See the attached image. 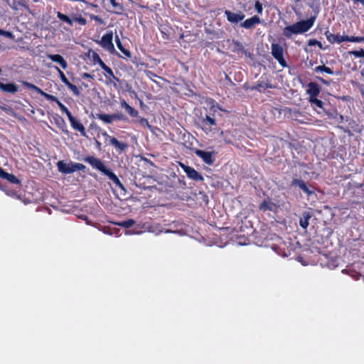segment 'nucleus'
I'll return each mask as SVG.
<instances>
[{"mask_svg": "<svg viewBox=\"0 0 364 364\" xmlns=\"http://www.w3.org/2000/svg\"><path fill=\"white\" fill-rule=\"evenodd\" d=\"M243 23H259V18L254 16L252 18L245 20Z\"/></svg>", "mask_w": 364, "mask_h": 364, "instance_id": "nucleus-42", "label": "nucleus"}, {"mask_svg": "<svg viewBox=\"0 0 364 364\" xmlns=\"http://www.w3.org/2000/svg\"><path fill=\"white\" fill-rule=\"evenodd\" d=\"M198 124L208 134L213 130V127L216 125V121L213 117L206 114L205 117L200 116L198 118Z\"/></svg>", "mask_w": 364, "mask_h": 364, "instance_id": "nucleus-7", "label": "nucleus"}, {"mask_svg": "<svg viewBox=\"0 0 364 364\" xmlns=\"http://www.w3.org/2000/svg\"><path fill=\"white\" fill-rule=\"evenodd\" d=\"M291 186H298L301 188L308 196L314 193L313 191H311L306 183L301 179L294 178L291 181Z\"/></svg>", "mask_w": 364, "mask_h": 364, "instance_id": "nucleus-18", "label": "nucleus"}, {"mask_svg": "<svg viewBox=\"0 0 364 364\" xmlns=\"http://www.w3.org/2000/svg\"><path fill=\"white\" fill-rule=\"evenodd\" d=\"M309 100L313 107H318L323 109V102L321 100H318L317 97H313L309 99Z\"/></svg>", "mask_w": 364, "mask_h": 364, "instance_id": "nucleus-29", "label": "nucleus"}, {"mask_svg": "<svg viewBox=\"0 0 364 364\" xmlns=\"http://www.w3.org/2000/svg\"><path fill=\"white\" fill-rule=\"evenodd\" d=\"M68 118L72 128L76 131H78L82 136H86V132L83 124L80 123L75 117H73V114L69 116Z\"/></svg>", "mask_w": 364, "mask_h": 364, "instance_id": "nucleus-15", "label": "nucleus"}, {"mask_svg": "<svg viewBox=\"0 0 364 364\" xmlns=\"http://www.w3.org/2000/svg\"><path fill=\"white\" fill-rule=\"evenodd\" d=\"M23 85L28 89L35 91L38 94H41L46 100H48L49 101L55 102L57 103L58 101L59 100L55 96L49 95V94L43 92L41 88H39L38 87H37L36 85H35L31 82H23Z\"/></svg>", "mask_w": 364, "mask_h": 364, "instance_id": "nucleus-12", "label": "nucleus"}, {"mask_svg": "<svg viewBox=\"0 0 364 364\" xmlns=\"http://www.w3.org/2000/svg\"><path fill=\"white\" fill-rule=\"evenodd\" d=\"M271 53L282 68L288 66L287 61L284 58V48L278 43H272L271 46Z\"/></svg>", "mask_w": 364, "mask_h": 364, "instance_id": "nucleus-6", "label": "nucleus"}, {"mask_svg": "<svg viewBox=\"0 0 364 364\" xmlns=\"http://www.w3.org/2000/svg\"><path fill=\"white\" fill-rule=\"evenodd\" d=\"M1 73V69L0 68V73Z\"/></svg>", "mask_w": 364, "mask_h": 364, "instance_id": "nucleus-57", "label": "nucleus"}, {"mask_svg": "<svg viewBox=\"0 0 364 364\" xmlns=\"http://www.w3.org/2000/svg\"><path fill=\"white\" fill-rule=\"evenodd\" d=\"M126 112L132 117H137L139 115V112L134 109V107H129L126 109Z\"/></svg>", "mask_w": 364, "mask_h": 364, "instance_id": "nucleus-37", "label": "nucleus"}, {"mask_svg": "<svg viewBox=\"0 0 364 364\" xmlns=\"http://www.w3.org/2000/svg\"><path fill=\"white\" fill-rule=\"evenodd\" d=\"M111 4L114 7H116L117 4L116 3L115 0H110Z\"/></svg>", "mask_w": 364, "mask_h": 364, "instance_id": "nucleus-53", "label": "nucleus"}, {"mask_svg": "<svg viewBox=\"0 0 364 364\" xmlns=\"http://www.w3.org/2000/svg\"><path fill=\"white\" fill-rule=\"evenodd\" d=\"M310 218H311V215L309 213L305 212L303 213V215L300 218V220H299V225L302 228H304V229L307 228V227L309 225V220Z\"/></svg>", "mask_w": 364, "mask_h": 364, "instance_id": "nucleus-25", "label": "nucleus"}, {"mask_svg": "<svg viewBox=\"0 0 364 364\" xmlns=\"http://www.w3.org/2000/svg\"><path fill=\"white\" fill-rule=\"evenodd\" d=\"M113 115V120H121V121H127V117L121 112L114 113Z\"/></svg>", "mask_w": 364, "mask_h": 364, "instance_id": "nucleus-36", "label": "nucleus"}, {"mask_svg": "<svg viewBox=\"0 0 364 364\" xmlns=\"http://www.w3.org/2000/svg\"><path fill=\"white\" fill-rule=\"evenodd\" d=\"M58 73L61 81L66 85L70 81L68 80L64 73L57 66L55 67Z\"/></svg>", "mask_w": 364, "mask_h": 364, "instance_id": "nucleus-32", "label": "nucleus"}, {"mask_svg": "<svg viewBox=\"0 0 364 364\" xmlns=\"http://www.w3.org/2000/svg\"><path fill=\"white\" fill-rule=\"evenodd\" d=\"M279 205L274 203L272 199L267 196L258 206L260 211L264 213L267 211L276 212Z\"/></svg>", "mask_w": 364, "mask_h": 364, "instance_id": "nucleus-13", "label": "nucleus"}, {"mask_svg": "<svg viewBox=\"0 0 364 364\" xmlns=\"http://www.w3.org/2000/svg\"><path fill=\"white\" fill-rule=\"evenodd\" d=\"M57 104L62 112L65 113L68 117L72 114L69 109L60 101L58 100Z\"/></svg>", "mask_w": 364, "mask_h": 364, "instance_id": "nucleus-34", "label": "nucleus"}, {"mask_svg": "<svg viewBox=\"0 0 364 364\" xmlns=\"http://www.w3.org/2000/svg\"><path fill=\"white\" fill-rule=\"evenodd\" d=\"M6 171L0 166V178H2L3 176V174L2 173H4Z\"/></svg>", "mask_w": 364, "mask_h": 364, "instance_id": "nucleus-52", "label": "nucleus"}, {"mask_svg": "<svg viewBox=\"0 0 364 364\" xmlns=\"http://www.w3.org/2000/svg\"><path fill=\"white\" fill-rule=\"evenodd\" d=\"M77 21H78V23H83L86 22V20L85 18H77Z\"/></svg>", "mask_w": 364, "mask_h": 364, "instance_id": "nucleus-51", "label": "nucleus"}, {"mask_svg": "<svg viewBox=\"0 0 364 364\" xmlns=\"http://www.w3.org/2000/svg\"><path fill=\"white\" fill-rule=\"evenodd\" d=\"M48 58L52 61L58 63L63 69L65 70L68 67L66 60L59 54H50L48 55Z\"/></svg>", "mask_w": 364, "mask_h": 364, "instance_id": "nucleus-20", "label": "nucleus"}, {"mask_svg": "<svg viewBox=\"0 0 364 364\" xmlns=\"http://www.w3.org/2000/svg\"><path fill=\"white\" fill-rule=\"evenodd\" d=\"M113 33L112 31H107L105 35L102 36L101 41L99 43L102 47L110 50H114V44L112 43Z\"/></svg>", "mask_w": 364, "mask_h": 364, "instance_id": "nucleus-14", "label": "nucleus"}, {"mask_svg": "<svg viewBox=\"0 0 364 364\" xmlns=\"http://www.w3.org/2000/svg\"><path fill=\"white\" fill-rule=\"evenodd\" d=\"M268 88H272V85L270 83L265 82L264 81L257 82L256 85L252 87L253 90H256L260 92H264Z\"/></svg>", "mask_w": 364, "mask_h": 364, "instance_id": "nucleus-23", "label": "nucleus"}, {"mask_svg": "<svg viewBox=\"0 0 364 364\" xmlns=\"http://www.w3.org/2000/svg\"><path fill=\"white\" fill-rule=\"evenodd\" d=\"M102 70L105 71V84L107 85H112L115 89H118V83L121 82L119 78L114 75L112 70L109 66L106 65Z\"/></svg>", "mask_w": 364, "mask_h": 364, "instance_id": "nucleus-8", "label": "nucleus"}, {"mask_svg": "<svg viewBox=\"0 0 364 364\" xmlns=\"http://www.w3.org/2000/svg\"><path fill=\"white\" fill-rule=\"evenodd\" d=\"M181 167L190 179H192L194 181H203L204 178L202 174L193 167L186 166L183 164H181Z\"/></svg>", "mask_w": 364, "mask_h": 364, "instance_id": "nucleus-11", "label": "nucleus"}, {"mask_svg": "<svg viewBox=\"0 0 364 364\" xmlns=\"http://www.w3.org/2000/svg\"><path fill=\"white\" fill-rule=\"evenodd\" d=\"M326 37L327 40L331 43H341L343 41H349V42H364V36H341L339 34H333L329 31H326L325 33Z\"/></svg>", "mask_w": 364, "mask_h": 364, "instance_id": "nucleus-3", "label": "nucleus"}, {"mask_svg": "<svg viewBox=\"0 0 364 364\" xmlns=\"http://www.w3.org/2000/svg\"><path fill=\"white\" fill-rule=\"evenodd\" d=\"M58 171L63 174L73 173L77 171H84L86 168L85 165L80 163L70 161L69 163L64 161H59L57 163Z\"/></svg>", "mask_w": 364, "mask_h": 364, "instance_id": "nucleus-4", "label": "nucleus"}, {"mask_svg": "<svg viewBox=\"0 0 364 364\" xmlns=\"http://www.w3.org/2000/svg\"><path fill=\"white\" fill-rule=\"evenodd\" d=\"M120 107L126 110L129 107V105L126 102L124 99H121Z\"/></svg>", "mask_w": 364, "mask_h": 364, "instance_id": "nucleus-44", "label": "nucleus"}, {"mask_svg": "<svg viewBox=\"0 0 364 364\" xmlns=\"http://www.w3.org/2000/svg\"><path fill=\"white\" fill-rule=\"evenodd\" d=\"M97 118L102 120V122H104L106 124H112L114 122L112 114H105V113L97 114Z\"/></svg>", "mask_w": 364, "mask_h": 364, "instance_id": "nucleus-24", "label": "nucleus"}, {"mask_svg": "<svg viewBox=\"0 0 364 364\" xmlns=\"http://www.w3.org/2000/svg\"><path fill=\"white\" fill-rule=\"evenodd\" d=\"M316 79L318 81H320L321 82H322L323 84H324V85H330V82H328V80L323 79V77H316Z\"/></svg>", "mask_w": 364, "mask_h": 364, "instance_id": "nucleus-46", "label": "nucleus"}, {"mask_svg": "<svg viewBox=\"0 0 364 364\" xmlns=\"http://www.w3.org/2000/svg\"><path fill=\"white\" fill-rule=\"evenodd\" d=\"M313 24H292L287 26L283 31V34L287 38H290L292 34L304 33L308 31Z\"/></svg>", "mask_w": 364, "mask_h": 364, "instance_id": "nucleus-5", "label": "nucleus"}, {"mask_svg": "<svg viewBox=\"0 0 364 364\" xmlns=\"http://www.w3.org/2000/svg\"><path fill=\"white\" fill-rule=\"evenodd\" d=\"M82 161L88 163L93 168L98 170L104 175L107 176L117 186L123 187L117 175L112 170L107 168L100 159L92 156H87L84 157Z\"/></svg>", "mask_w": 364, "mask_h": 364, "instance_id": "nucleus-1", "label": "nucleus"}, {"mask_svg": "<svg viewBox=\"0 0 364 364\" xmlns=\"http://www.w3.org/2000/svg\"><path fill=\"white\" fill-rule=\"evenodd\" d=\"M159 29L163 35L164 38L167 40H177L182 38L183 34L181 29H179L176 24H159Z\"/></svg>", "mask_w": 364, "mask_h": 364, "instance_id": "nucleus-2", "label": "nucleus"}, {"mask_svg": "<svg viewBox=\"0 0 364 364\" xmlns=\"http://www.w3.org/2000/svg\"><path fill=\"white\" fill-rule=\"evenodd\" d=\"M225 14L227 16L228 20L232 23H237L238 21L243 20L245 18V15L240 11L232 13L226 11Z\"/></svg>", "mask_w": 364, "mask_h": 364, "instance_id": "nucleus-19", "label": "nucleus"}, {"mask_svg": "<svg viewBox=\"0 0 364 364\" xmlns=\"http://www.w3.org/2000/svg\"><path fill=\"white\" fill-rule=\"evenodd\" d=\"M81 77L82 78H87V79H90V80H94V76L90 73H83L82 75H81Z\"/></svg>", "mask_w": 364, "mask_h": 364, "instance_id": "nucleus-45", "label": "nucleus"}, {"mask_svg": "<svg viewBox=\"0 0 364 364\" xmlns=\"http://www.w3.org/2000/svg\"><path fill=\"white\" fill-rule=\"evenodd\" d=\"M102 134L111 145L115 147L119 154L124 152L128 149L129 146L127 143L118 141L115 137L109 135L107 132H102Z\"/></svg>", "mask_w": 364, "mask_h": 364, "instance_id": "nucleus-9", "label": "nucleus"}, {"mask_svg": "<svg viewBox=\"0 0 364 364\" xmlns=\"http://www.w3.org/2000/svg\"><path fill=\"white\" fill-rule=\"evenodd\" d=\"M0 35L4 36H6L7 38H13V35L10 31H4L1 29H0Z\"/></svg>", "mask_w": 364, "mask_h": 364, "instance_id": "nucleus-40", "label": "nucleus"}, {"mask_svg": "<svg viewBox=\"0 0 364 364\" xmlns=\"http://www.w3.org/2000/svg\"><path fill=\"white\" fill-rule=\"evenodd\" d=\"M255 9L257 11V13L260 14L262 11V6L259 3V1H256L255 4Z\"/></svg>", "mask_w": 364, "mask_h": 364, "instance_id": "nucleus-41", "label": "nucleus"}, {"mask_svg": "<svg viewBox=\"0 0 364 364\" xmlns=\"http://www.w3.org/2000/svg\"><path fill=\"white\" fill-rule=\"evenodd\" d=\"M80 218H82V220H87V217L86 215H82L80 217Z\"/></svg>", "mask_w": 364, "mask_h": 364, "instance_id": "nucleus-54", "label": "nucleus"}, {"mask_svg": "<svg viewBox=\"0 0 364 364\" xmlns=\"http://www.w3.org/2000/svg\"><path fill=\"white\" fill-rule=\"evenodd\" d=\"M139 123L143 126L149 125V122L146 118H141L139 119Z\"/></svg>", "mask_w": 364, "mask_h": 364, "instance_id": "nucleus-47", "label": "nucleus"}, {"mask_svg": "<svg viewBox=\"0 0 364 364\" xmlns=\"http://www.w3.org/2000/svg\"><path fill=\"white\" fill-rule=\"evenodd\" d=\"M307 86L308 89L306 90V93L309 95V99L317 97L321 91V87L319 85L314 82H311L308 84Z\"/></svg>", "mask_w": 364, "mask_h": 364, "instance_id": "nucleus-17", "label": "nucleus"}, {"mask_svg": "<svg viewBox=\"0 0 364 364\" xmlns=\"http://www.w3.org/2000/svg\"><path fill=\"white\" fill-rule=\"evenodd\" d=\"M117 47L120 50V51L124 54V55L127 58H129L131 56V53L129 50L125 49L123 46L122 45L121 42L118 41L117 42Z\"/></svg>", "mask_w": 364, "mask_h": 364, "instance_id": "nucleus-35", "label": "nucleus"}, {"mask_svg": "<svg viewBox=\"0 0 364 364\" xmlns=\"http://www.w3.org/2000/svg\"><path fill=\"white\" fill-rule=\"evenodd\" d=\"M120 107L126 110L129 107V105L126 102L124 99H121Z\"/></svg>", "mask_w": 364, "mask_h": 364, "instance_id": "nucleus-43", "label": "nucleus"}, {"mask_svg": "<svg viewBox=\"0 0 364 364\" xmlns=\"http://www.w3.org/2000/svg\"><path fill=\"white\" fill-rule=\"evenodd\" d=\"M94 19H95V21H98V18H97V17H94Z\"/></svg>", "mask_w": 364, "mask_h": 364, "instance_id": "nucleus-55", "label": "nucleus"}, {"mask_svg": "<svg viewBox=\"0 0 364 364\" xmlns=\"http://www.w3.org/2000/svg\"><path fill=\"white\" fill-rule=\"evenodd\" d=\"M294 1H296V2H299L300 0H294Z\"/></svg>", "mask_w": 364, "mask_h": 364, "instance_id": "nucleus-56", "label": "nucleus"}, {"mask_svg": "<svg viewBox=\"0 0 364 364\" xmlns=\"http://www.w3.org/2000/svg\"><path fill=\"white\" fill-rule=\"evenodd\" d=\"M309 46H318L320 48H322V44L320 41L316 40V39H312V40H310L309 41Z\"/></svg>", "mask_w": 364, "mask_h": 364, "instance_id": "nucleus-39", "label": "nucleus"}, {"mask_svg": "<svg viewBox=\"0 0 364 364\" xmlns=\"http://www.w3.org/2000/svg\"><path fill=\"white\" fill-rule=\"evenodd\" d=\"M57 15H58V17L59 18V19L60 21L66 22V23H72L71 20L66 15L63 14H61L60 12H58Z\"/></svg>", "mask_w": 364, "mask_h": 364, "instance_id": "nucleus-38", "label": "nucleus"}, {"mask_svg": "<svg viewBox=\"0 0 364 364\" xmlns=\"http://www.w3.org/2000/svg\"><path fill=\"white\" fill-rule=\"evenodd\" d=\"M66 86L68 87L69 90H70L73 92V93L75 96H79L80 95V90H79L78 87L75 85H73L70 82H69L66 85Z\"/></svg>", "mask_w": 364, "mask_h": 364, "instance_id": "nucleus-31", "label": "nucleus"}, {"mask_svg": "<svg viewBox=\"0 0 364 364\" xmlns=\"http://www.w3.org/2000/svg\"><path fill=\"white\" fill-rule=\"evenodd\" d=\"M2 174H3V176L1 178L6 179L9 183H11L12 184H17V185L21 184V181L14 174L9 173L7 172H5L4 173H2Z\"/></svg>", "mask_w": 364, "mask_h": 364, "instance_id": "nucleus-22", "label": "nucleus"}, {"mask_svg": "<svg viewBox=\"0 0 364 364\" xmlns=\"http://www.w3.org/2000/svg\"><path fill=\"white\" fill-rule=\"evenodd\" d=\"M348 53L350 55H353L355 58H364V50L360 49L359 50H351Z\"/></svg>", "mask_w": 364, "mask_h": 364, "instance_id": "nucleus-33", "label": "nucleus"}, {"mask_svg": "<svg viewBox=\"0 0 364 364\" xmlns=\"http://www.w3.org/2000/svg\"><path fill=\"white\" fill-rule=\"evenodd\" d=\"M255 26V24H240L241 27L245 28H252Z\"/></svg>", "mask_w": 364, "mask_h": 364, "instance_id": "nucleus-48", "label": "nucleus"}, {"mask_svg": "<svg viewBox=\"0 0 364 364\" xmlns=\"http://www.w3.org/2000/svg\"><path fill=\"white\" fill-rule=\"evenodd\" d=\"M95 144H96L97 148L98 149H100L102 144L99 141H97V140L95 141Z\"/></svg>", "mask_w": 364, "mask_h": 364, "instance_id": "nucleus-50", "label": "nucleus"}, {"mask_svg": "<svg viewBox=\"0 0 364 364\" xmlns=\"http://www.w3.org/2000/svg\"><path fill=\"white\" fill-rule=\"evenodd\" d=\"M18 89L19 87L14 82L4 84L0 82V90L4 93L15 94L18 91Z\"/></svg>", "mask_w": 364, "mask_h": 364, "instance_id": "nucleus-16", "label": "nucleus"}, {"mask_svg": "<svg viewBox=\"0 0 364 364\" xmlns=\"http://www.w3.org/2000/svg\"><path fill=\"white\" fill-rule=\"evenodd\" d=\"M314 73H321V72H324L328 75H333V71L331 68H330L329 67H327L324 65H318L316 67H315L314 68Z\"/></svg>", "mask_w": 364, "mask_h": 364, "instance_id": "nucleus-26", "label": "nucleus"}, {"mask_svg": "<svg viewBox=\"0 0 364 364\" xmlns=\"http://www.w3.org/2000/svg\"><path fill=\"white\" fill-rule=\"evenodd\" d=\"M193 152L197 156L200 158L205 164L209 166H212L214 164L215 156L216 155L215 151H205L196 149L193 150Z\"/></svg>", "mask_w": 364, "mask_h": 364, "instance_id": "nucleus-10", "label": "nucleus"}, {"mask_svg": "<svg viewBox=\"0 0 364 364\" xmlns=\"http://www.w3.org/2000/svg\"><path fill=\"white\" fill-rule=\"evenodd\" d=\"M173 178L174 180L171 185V188L173 189L186 188V183L185 181L184 176L180 178L174 173Z\"/></svg>", "mask_w": 364, "mask_h": 364, "instance_id": "nucleus-21", "label": "nucleus"}, {"mask_svg": "<svg viewBox=\"0 0 364 364\" xmlns=\"http://www.w3.org/2000/svg\"><path fill=\"white\" fill-rule=\"evenodd\" d=\"M92 58L94 63L98 64L102 69L107 65L95 51H92Z\"/></svg>", "mask_w": 364, "mask_h": 364, "instance_id": "nucleus-27", "label": "nucleus"}, {"mask_svg": "<svg viewBox=\"0 0 364 364\" xmlns=\"http://www.w3.org/2000/svg\"><path fill=\"white\" fill-rule=\"evenodd\" d=\"M314 21V18H311L308 21H299V23H313Z\"/></svg>", "mask_w": 364, "mask_h": 364, "instance_id": "nucleus-49", "label": "nucleus"}, {"mask_svg": "<svg viewBox=\"0 0 364 364\" xmlns=\"http://www.w3.org/2000/svg\"><path fill=\"white\" fill-rule=\"evenodd\" d=\"M12 8L15 10H22L24 9L28 10L27 5L23 1H16L13 3Z\"/></svg>", "mask_w": 364, "mask_h": 364, "instance_id": "nucleus-28", "label": "nucleus"}, {"mask_svg": "<svg viewBox=\"0 0 364 364\" xmlns=\"http://www.w3.org/2000/svg\"><path fill=\"white\" fill-rule=\"evenodd\" d=\"M135 223V221L132 219H128L127 220L122 221L118 223L119 225L125 228H129L132 227Z\"/></svg>", "mask_w": 364, "mask_h": 364, "instance_id": "nucleus-30", "label": "nucleus"}]
</instances>
